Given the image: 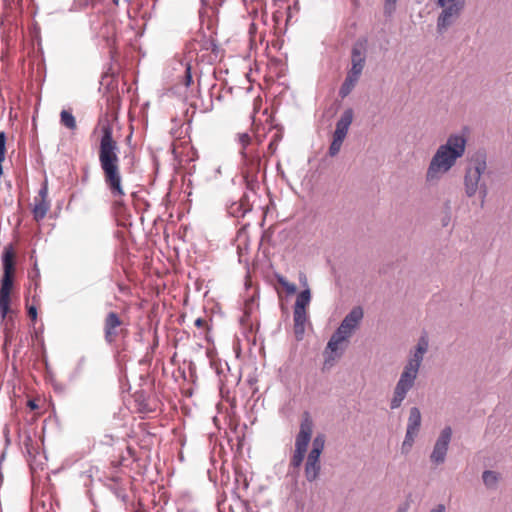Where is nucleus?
<instances>
[{
    "label": "nucleus",
    "mask_w": 512,
    "mask_h": 512,
    "mask_svg": "<svg viewBox=\"0 0 512 512\" xmlns=\"http://www.w3.org/2000/svg\"><path fill=\"white\" fill-rule=\"evenodd\" d=\"M101 138L99 144V163L103 171L104 181L111 195L114 198L113 208L117 215L125 210L122 198L125 192L122 186L120 173V159L118 157L119 146L113 138V130L110 124L101 127Z\"/></svg>",
    "instance_id": "f257e3e1"
},
{
    "label": "nucleus",
    "mask_w": 512,
    "mask_h": 512,
    "mask_svg": "<svg viewBox=\"0 0 512 512\" xmlns=\"http://www.w3.org/2000/svg\"><path fill=\"white\" fill-rule=\"evenodd\" d=\"M466 145L467 139L463 134L449 135L445 143L438 146L428 164L426 182L437 184L464 156Z\"/></svg>",
    "instance_id": "f03ea898"
},
{
    "label": "nucleus",
    "mask_w": 512,
    "mask_h": 512,
    "mask_svg": "<svg viewBox=\"0 0 512 512\" xmlns=\"http://www.w3.org/2000/svg\"><path fill=\"white\" fill-rule=\"evenodd\" d=\"M242 159V174L246 189L255 193L259 188V175H265L266 164L262 162L263 154L259 151V142L248 133L237 135Z\"/></svg>",
    "instance_id": "7ed1b4c3"
},
{
    "label": "nucleus",
    "mask_w": 512,
    "mask_h": 512,
    "mask_svg": "<svg viewBox=\"0 0 512 512\" xmlns=\"http://www.w3.org/2000/svg\"><path fill=\"white\" fill-rule=\"evenodd\" d=\"M174 70L177 72L175 77L172 79V83L164 89L162 92V99L166 105H180L182 109L185 108V104L189 102L191 106H195L192 98L198 93V88L193 85L191 65L189 62L178 61Z\"/></svg>",
    "instance_id": "20e7f679"
},
{
    "label": "nucleus",
    "mask_w": 512,
    "mask_h": 512,
    "mask_svg": "<svg viewBox=\"0 0 512 512\" xmlns=\"http://www.w3.org/2000/svg\"><path fill=\"white\" fill-rule=\"evenodd\" d=\"M487 155L484 151L475 152L469 161L464 175V190L467 197H473L479 193L481 205H484L488 194L487 185L481 182L482 176L487 171Z\"/></svg>",
    "instance_id": "39448f33"
},
{
    "label": "nucleus",
    "mask_w": 512,
    "mask_h": 512,
    "mask_svg": "<svg viewBox=\"0 0 512 512\" xmlns=\"http://www.w3.org/2000/svg\"><path fill=\"white\" fill-rule=\"evenodd\" d=\"M314 422L309 412H304L299 431L295 436L294 450L289 461V474L297 476L303 464L313 434Z\"/></svg>",
    "instance_id": "423d86ee"
},
{
    "label": "nucleus",
    "mask_w": 512,
    "mask_h": 512,
    "mask_svg": "<svg viewBox=\"0 0 512 512\" xmlns=\"http://www.w3.org/2000/svg\"><path fill=\"white\" fill-rule=\"evenodd\" d=\"M441 12L437 17V32L442 34L460 17L466 6V0H437Z\"/></svg>",
    "instance_id": "0eeeda50"
},
{
    "label": "nucleus",
    "mask_w": 512,
    "mask_h": 512,
    "mask_svg": "<svg viewBox=\"0 0 512 512\" xmlns=\"http://www.w3.org/2000/svg\"><path fill=\"white\" fill-rule=\"evenodd\" d=\"M171 152L174 156V169L176 170V175L174 177L180 179L182 176L184 178L183 170H190L187 165L196 160L197 152L190 145L189 141L182 139L181 137H177L173 140Z\"/></svg>",
    "instance_id": "6e6552de"
},
{
    "label": "nucleus",
    "mask_w": 512,
    "mask_h": 512,
    "mask_svg": "<svg viewBox=\"0 0 512 512\" xmlns=\"http://www.w3.org/2000/svg\"><path fill=\"white\" fill-rule=\"evenodd\" d=\"M353 116V110L351 108H347L336 122L332 141L328 149V155L330 157H335L340 152L342 144L347 137L350 125L352 124Z\"/></svg>",
    "instance_id": "1a4fd4ad"
},
{
    "label": "nucleus",
    "mask_w": 512,
    "mask_h": 512,
    "mask_svg": "<svg viewBox=\"0 0 512 512\" xmlns=\"http://www.w3.org/2000/svg\"><path fill=\"white\" fill-rule=\"evenodd\" d=\"M165 285V283L162 285V308H169L167 314L169 315V321L171 324H174L175 322L180 323L184 319V316L180 311L183 300L182 290L179 286H174L167 293H164Z\"/></svg>",
    "instance_id": "9d476101"
},
{
    "label": "nucleus",
    "mask_w": 512,
    "mask_h": 512,
    "mask_svg": "<svg viewBox=\"0 0 512 512\" xmlns=\"http://www.w3.org/2000/svg\"><path fill=\"white\" fill-rule=\"evenodd\" d=\"M417 373L409 371L407 369H403L400 378L395 386L393 397L390 402L391 409L399 408L406 398L407 393L414 386L415 380L417 378Z\"/></svg>",
    "instance_id": "9b49d317"
},
{
    "label": "nucleus",
    "mask_w": 512,
    "mask_h": 512,
    "mask_svg": "<svg viewBox=\"0 0 512 512\" xmlns=\"http://www.w3.org/2000/svg\"><path fill=\"white\" fill-rule=\"evenodd\" d=\"M363 309L360 306L354 307L342 320L334 333L349 342L354 332L358 329L363 319Z\"/></svg>",
    "instance_id": "f8f14e48"
},
{
    "label": "nucleus",
    "mask_w": 512,
    "mask_h": 512,
    "mask_svg": "<svg viewBox=\"0 0 512 512\" xmlns=\"http://www.w3.org/2000/svg\"><path fill=\"white\" fill-rule=\"evenodd\" d=\"M349 342H346L336 333L330 337L324 350V368H331L341 358Z\"/></svg>",
    "instance_id": "ddd939ff"
},
{
    "label": "nucleus",
    "mask_w": 512,
    "mask_h": 512,
    "mask_svg": "<svg viewBox=\"0 0 512 512\" xmlns=\"http://www.w3.org/2000/svg\"><path fill=\"white\" fill-rule=\"evenodd\" d=\"M368 40L361 37L356 40L351 49V66L349 71L362 74L366 64Z\"/></svg>",
    "instance_id": "4468645a"
},
{
    "label": "nucleus",
    "mask_w": 512,
    "mask_h": 512,
    "mask_svg": "<svg viewBox=\"0 0 512 512\" xmlns=\"http://www.w3.org/2000/svg\"><path fill=\"white\" fill-rule=\"evenodd\" d=\"M452 437V429L451 427H445L441 432L439 437L437 438L433 451L430 455V460L436 465L444 463L449 447V443Z\"/></svg>",
    "instance_id": "2eb2a0df"
},
{
    "label": "nucleus",
    "mask_w": 512,
    "mask_h": 512,
    "mask_svg": "<svg viewBox=\"0 0 512 512\" xmlns=\"http://www.w3.org/2000/svg\"><path fill=\"white\" fill-rule=\"evenodd\" d=\"M14 254L6 249L3 255L4 275L1 280L0 294L10 296L13 286Z\"/></svg>",
    "instance_id": "dca6fc26"
},
{
    "label": "nucleus",
    "mask_w": 512,
    "mask_h": 512,
    "mask_svg": "<svg viewBox=\"0 0 512 512\" xmlns=\"http://www.w3.org/2000/svg\"><path fill=\"white\" fill-rule=\"evenodd\" d=\"M429 346L428 338L421 336L414 351H411L408 362L405 365V369L415 372L418 374L419 368L423 361L424 354L427 352Z\"/></svg>",
    "instance_id": "f3484780"
},
{
    "label": "nucleus",
    "mask_w": 512,
    "mask_h": 512,
    "mask_svg": "<svg viewBox=\"0 0 512 512\" xmlns=\"http://www.w3.org/2000/svg\"><path fill=\"white\" fill-rule=\"evenodd\" d=\"M182 186H183V177L182 176L180 177V179H178L177 177H173V179L170 181L168 192L165 196V207H166L165 213H168L170 222H173L172 218H173L174 206L180 196Z\"/></svg>",
    "instance_id": "a211bd4d"
},
{
    "label": "nucleus",
    "mask_w": 512,
    "mask_h": 512,
    "mask_svg": "<svg viewBox=\"0 0 512 512\" xmlns=\"http://www.w3.org/2000/svg\"><path fill=\"white\" fill-rule=\"evenodd\" d=\"M251 210L252 204L250 202L249 194L247 192L242 193L238 200L226 203V211L228 215L231 217H244Z\"/></svg>",
    "instance_id": "6ab92c4d"
},
{
    "label": "nucleus",
    "mask_w": 512,
    "mask_h": 512,
    "mask_svg": "<svg viewBox=\"0 0 512 512\" xmlns=\"http://www.w3.org/2000/svg\"><path fill=\"white\" fill-rule=\"evenodd\" d=\"M122 325V321L117 313L109 312L104 321V332L105 339L109 343H113L116 341L119 336Z\"/></svg>",
    "instance_id": "aec40b11"
},
{
    "label": "nucleus",
    "mask_w": 512,
    "mask_h": 512,
    "mask_svg": "<svg viewBox=\"0 0 512 512\" xmlns=\"http://www.w3.org/2000/svg\"><path fill=\"white\" fill-rule=\"evenodd\" d=\"M47 194V187L45 186L40 189L38 196L34 199L35 204L33 208V216L37 222L44 219L50 209V202L47 200Z\"/></svg>",
    "instance_id": "412c9836"
},
{
    "label": "nucleus",
    "mask_w": 512,
    "mask_h": 512,
    "mask_svg": "<svg viewBox=\"0 0 512 512\" xmlns=\"http://www.w3.org/2000/svg\"><path fill=\"white\" fill-rule=\"evenodd\" d=\"M321 461L319 456L307 455L304 464V475L308 482H314L320 474Z\"/></svg>",
    "instance_id": "4be33fe9"
},
{
    "label": "nucleus",
    "mask_w": 512,
    "mask_h": 512,
    "mask_svg": "<svg viewBox=\"0 0 512 512\" xmlns=\"http://www.w3.org/2000/svg\"><path fill=\"white\" fill-rule=\"evenodd\" d=\"M362 74L355 73L352 71L347 72L346 77L339 89V96L344 99L346 98L352 90L355 88Z\"/></svg>",
    "instance_id": "5701e85b"
},
{
    "label": "nucleus",
    "mask_w": 512,
    "mask_h": 512,
    "mask_svg": "<svg viewBox=\"0 0 512 512\" xmlns=\"http://www.w3.org/2000/svg\"><path fill=\"white\" fill-rule=\"evenodd\" d=\"M293 320H294V332L297 339H302V336L305 332V325L308 321V315L306 310H297L293 311Z\"/></svg>",
    "instance_id": "b1692460"
},
{
    "label": "nucleus",
    "mask_w": 512,
    "mask_h": 512,
    "mask_svg": "<svg viewBox=\"0 0 512 512\" xmlns=\"http://www.w3.org/2000/svg\"><path fill=\"white\" fill-rule=\"evenodd\" d=\"M421 426V413L417 407H413L410 409L407 429L409 431L419 432Z\"/></svg>",
    "instance_id": "393cba45"
},
{
    "label": "nucleus",
    "mask_w": 512,
    "mask_h": 512,
    "mask_svg": "<svg viewBox=\"0 0 512 512\" xmlns=\"http://www.w3.org/2000/svg\"><path fill=\"white\" fill-rule=\"evenodd\" d=\"M310 301H311L310 290L309 289L303 290L298 294V296L296 298L294 309L306 310Z\"/></svg>",
    "instance_id": "a878e982"
},
{
    "label": "nucleus",
    "mask_w": 512,
    "mask_h": 512,
    "mask_svg": "<svg viewBox=\"0 0 512 512\" xmlns=\"http://www.w3.org/2000/svg\"><path fill=\"white\" fill-rule=\"evenodd\" d=\"M60 123L71 131L77 129L76 119L68 110H62L60 113Z\"/></svg>",
    "instance_id": "bb28decb"
},
{
    "label": "nucleus",
    "mask_w": 512,
    "mask_h": 512,
    "mask_svg": "<svg viewBox=\"0 0 512 512\" xmlns=\"http://www.w3.org/2000/svg\"><path fill=\"white\" fill-rule=\"evenodd\" d=\"M325 446V436L318 434L312 441V448L308 454L314 456H321Z\"/></svg>",
    "instance_id": "cd10ccee"
},
{
    "label": "nucleus",
    "mask_w": 512,
    "mask_h": 512,
    "mask_svg": "<svg viewBox=\"0 0 512 512\" xmlns=\"http://www.w3.org/2000/svg\"><path fill=\"white\" fill-rule=\"evenodd\" d=\"M417 434V432L406 430L405 439L401 446L402 453L407 454L410 452Z\"/></svg>",
    "instance_id": "c85d7f7f"
},
{
    "label": "nucleus",
    "mask_w": 512,
    "mask_h": 512,
    "mask_svg": "<svg viewBox=\"0 0 512 512\" xmlns=\"http://www.w3.org/2000/svg\"><path fill=\"white\" fill-rule=\"evenodd\" d=\"M194 325L199 331L198 336L207 339L209 332L208 320L206 318H197L194 321Z\"/></svg>",
    "instance_id": "c756f323"
},
{
    "label": "nucleus",
    "mask_w": 512,
    "mask_h": 512,
    "mask_svg": "<svg viewBox=\"0 0 512 512\" xmlns=\"http://www.w3.org/2000/svg\"><path fill=\"white\" fill-rule=\"evenodd\" d=\"M482 479L488 488H494L498 482V474L494 471L487 470L483 472Z\"/></svg>",
    "instance_id": "7c9ffc66"
},
{
    "label": "nucleus",
    "mask_w": 512,
    "mask_h": 512,
    "mask_svg": "<svg viewBox=\"0 0 512 512\" xmlns=\"http://www.w3.org/2000/svg\"><path fill=\"white\" fill-rule=\"evenodd\" d=\"M248 226L249 225H243L237 232L236 241L238 243V248H241L242 246L246 247L248 244Z\"/></svg>",
    "instance_id": "2f4dec72"
},
{
    "label": "nucleus",
    "mask_w": 512,
    "mask_h": 512,
    "mask_svg": "<svg viewBox=\"0 0 512 512\" xmlns=\"http://www.w3.org/2000/svg\"><path fill=\"white\" fill-rule=\"evenodd\" d=\"M10 311V296L0 294V317L5 319Z\"/></svg>",
    "instance_id": "473e14b6"
},
{
    "label": "nucleus",
    "mask_w": 512,
    "mask_h": 512,
    "mask_svg": "<svg viewBox=\"0 0 512 512\" xmlns=\"http://www.w3.org/2000/svg\"><path fill=\"white\" fill-rule=\"evenodd\" d=\"M32 512H55V510L51 502L35 501L32 506Z\"/></svg>",
    "instance_id": "72a5a7b5"
},
{
    "label": "nucleus",
    "mask_w": 512,
    "mask_h": 512,
    "mask_svg": "<svg viewBox=\"0 0 512 512\" xmlns=\"http://www.w3.org/2000/svg\"><path fill=\"white\" fill-rule=\"evenodd\" d=\"M249 35H250L251 47L256 46L258 41L261 43L264 38L263 35L260 34L257 39V29H256V25L254 23H251V25L249 27Z\"/></svg>",
    "instance_id": "f704fd0d"
},
{
    "label": "nucleus",
    "mask_w": 512,
    "mask_h": 512,
    "mask_svg": "<svg viewBox=\"0 0 512 512\" xmlns=\"http://www.w3.org/2000/svg\"><path fill=\"white\" fill-rule=\"evenodd\" d=\"M6 136L4 132H0V161H4L6 154Z\"/></svg>",
    "instance_id": "c9c22d12"
},
{
    "label": "nucleus",
    "mask_w": 512,
    "mask_h": 512,
    "mask_svg": "<svg viewBox=\"0 0 512 512\" xmlns=\"http://www.w3.org/2000/svg\"><path fill=\"white\" fill-rule=\"evenodd\" d=\"M397 0H385L384 11L386 14L391 15L396 8Z\"/></svg>",
    "instance_id": "e433bc0d"
},
{
    "label": "nucleus",
    "mask_w": 512,
    "mask_h": 512,
    "mask_svg": "<svg viewBox=\"0 0 512 512\" xmlns=\"http://www.w3.org/2000/svg\"><path fill=\"white\" fill-rule=\"evenodd\" d=\"M278 281L285 288L287 293H289V294L295 293L296 286L294 284H291V283L287 282L283 277H280L278 279Z\"/></svg>",
    "instance_id": "4c0bfd02"
},
{
    "label": "nucleus",
    "mask_w": 512,
    "mask_h": 512,
    "mask_svg": "<svg viewBox=\"0 0 512 512\" xmlns=\"http://www.w3.org/2000/svg\"><path fill=\"white\" fill-rule=\"evenodd\" d=\"M217 45L215 43V40L213 38L205 39L203 45L201 46L202 49H205L207 51L211 50L214 51L216 49Z\"/></svg>",
    "instance_id": "58836bf2"
},
{
    "label": "nucleus",
    "mask_w": 512,
    "mask_h": 512,
    "mask_svg": "<svg viewBox=\"0 0 512 512\" xmlns=\"http://www.w3.org/2000/svg\"><path fill=\"white\" fill-rule=\"evenodd\" d=\"M154 410V407H151L148 402L145 400L139 402L138 411L141 413H148Z\"/></svg>",
    "instance_id": "ea45409f"
},
{
    "label": "nucleus",
    "mask_w": 512,
    "mask_h": 512,
    "mask_svg": "<svg viewBox=\"0 0 512 512\" xmlns=\"http://www.w3.org/2000/svg\"><path fill=\"white\" fill-rule=\"evenodd\" d=\"M28 316L34 322L37 319V308L35 306L28 307Z\"/></svg>",
    "instance_id": "a19ab883"
},
{
    "label": "nucleus",
    "mask_w": 512,
    "mask_h": 512,
    "mask_svg": "<svg viewBox=\"0 0 512 512\" xmlns=\"http://www.w3.org/2000/svg\"><path fill=\"white\" fill-rule=\"evenodd\" d=\"M27 407L30 409V410H36L38 409V404L36 403V400L34 399H29L27 401Z\"/></svg>",
    "instance_id": "79ce46f5"
},
{
    "label": "nucleus",
    "mask_w": 512,
    "mask_h": 512,
    "mask_svg": "<svg viewBox=\"0 0 512 512\" xmlns=\"http://www.w3.org/2000/svg\"><path fill=\"white\" fill-rule=\"evenodd\" d=\"M446 507L443 504H438L434 508H432L429 512H445Z\"/></svg>",
    "instance_id": "37998d69"
},
{
    "label": "nucleus",
    "mask_w": 512,
    "mask_h": 512,
    "mask_svg": "<svg viewBox=\"0 0 512 512\" xmlns=\"http://www.w3.org/2000/svg\"><path fill=\"white\" fill-rule=\"evenodd\" d=\"M268 148H269V150H270L271 152H274V150L276 149V142H275V141H271V142L269 143Z\"/></svg>",
    "instance_id": "c03bdc74"
},
{
    "label": "nucleus",
    "mask_w": 512,
    "mask_h": 512,
    "mask_svg": "<svg viewBox=\"0 0 512 512\" xmlns=\"http://www.w3.org/2000/svg\"><path fill=\"white\" fill-rule=\"evenodd\" d=\"M406 511H407V506H400V507H398L396 512H406Z\"/></svg>",
    "instance_id": "a18cd8bd"
},
{
    "label": "nucleus",
    "mask_w": 512,
    "mask_h": 512,
    "mask_svg": "<svg viewBox=\"0 0 512 512\" xmlns=\"http://www.w3.org/2000/svg\"><path fill=\"white\" fill-rule=\"evenodd\" d=\"M220 173H221V167L219 166L215 169V174H220Z\"/></svg>",
    "instance_id": "49530a36"
},
{
    "label": "nucleus",
    "mask_w": 512,
    "mask_h": 512,
    "mask_svg": "<svg viewBox=\"0 0 512 512\" xmlns=\"http://www.w3.org/2000/svg\"><path fill=\"white\" fill-rule=\"evenodd\" d=\"M2 162H3V161H0V176H2V175H3Z\"/></svg>",
    "instance_id": "de8ad7c7"
},
{
    "label": "nucleus",
    "mask_w": 512,
    "mask_h": 512,
    "mask_svg": "<svg viewBox=\"0 0 512 512\" xmlns=\"http://www.w3.org/2000/svg\"><path fill=\"white\" fill-rule=\"evenodd\" d=\"M175 357H176V355L174 354V355L172 356V358H171V361H172L173 363L175 362Z\"/></svg>",
    "instance_id": "09e8293b"
},
{
    "label": "nucleus",
    "mask_w": 512,
    "mask_h": 512,
    "mask_svg": "<svg viewBox=\"0 0 512 512\" xmlns=\"http://www.w3.org/2000/svg\"><path fill=\"white\" fill-rule=\"evenodd\" d=\"M115 5L119 4V0H112Z\"/></svg>",
    "instance_id": "8fccbe9b"
},
{
    "label": "nucleus",
    "mask_w": 512,
    "mask_h": 512,
    "mask_svg": "<svg viewBox=\"0 0 512 512\" xmlns=\"http://www.w3.org/2000/svg\"><path fill=\"white\" fill-rule=\"evenodd\" d=\"M176 213H177V218L179 219V217H180V212H179V210H177V211H176Z\"/></svg>",
    "instance_id": "3c124183"
},
{
    "label": "nucleus",
    "mask_w": 512,
    "mask_h": 512,
    "mask_svg": "<svg viewBox=\"0 0 512 512\" xmlns=\"http://www.w3.org/2000/svg\"><path fill=\"white\" fill-rule=\"evenodd\" d=\"M161 497H162V500H163L164 497H165V493L162 492Z\"/></svg>",
    "instance_id": "603ef678"
}]
</instances>
